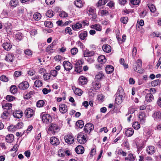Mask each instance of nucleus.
I'll return each mask as SVG.
<instances>
[{
	"instance_id": "19",
	"label": "nucleus",
	"mask_w": 161,
	"mask_h": 161,
	"mask_svg": "<svg viewBox=\"0 0 161 161\" xmlns=\"http://www.w3.org/2000/svg\"><path fill=\"white\" fill-rule=\"evenodd\" d=\"M50 142L51 144L54 145H58L59 143V140L55 137H51Z\"/></svg>"
},
{
	"instance_id": "11",
	"label": "nucleus",
	"mask_w": 161,
	"mask_h": 161,
	"mask_svg": "<svg viewBox=\"0 0 161 161\" xmlns=\"http://www.w3.org/2000/svg\"><path fill=\"white\" fill-rule=\"evenodd\" d=\"M152 116L155 120H161V112L159 111H156L152 115Z\"/></svg>"
},
{
	"instance_id": "44",
	"label": "nucleus",
	"mask_w": 161,
	"mask_h": 161,
	"mask_svg": "<svg viewBox=\"0 0 161 161\" xmlns=\"http://www.w3.org/2000/svg\"><path fill=\"white\" fill-rule=\"evenodd\" d=\"M132 127L136 130H138L140 127V125L138 122H134L132 124Z\"/></svg>"
},
{
	"instance_id": "12",
	"label": "nucleus",
	"mask_w": 161,
	"mask_h": 161,
	"mask_svg": "<svg viewBox=\"0 0 161 161\" xmlns=\"http://www.w3.org/2000/svg\"><path fill=\"white\" fill-rule=\"evenodd\" d=\"M59 111L62 114L66 113L68 111L67 105L64 104H61L59 106Z\"/></svg>"
},
{
	"instance_id": "36",
	"label": "nucleus",
	"mask_w": 161,
	"mask_h": 161,
	"mask_svg": "<svg viewBox=\"0 0 161 161\" xmlns=\"http://www.w3.org/2000/svg\"><path fill=\"white\" fill-rule=\"evenodd\" d=\"M161 83V80L159 79L156 80H153L151 82V85L153 86H157L160 85Z\"/></svg>"
},
{
	"instance_id": "58",
	"label": "nucleus",
	"mask_w": 161,
	"mask_h": 161,
	"mask_svg": "<svg viewBox=\"0 0 161 161\" xmlns=\"http://www.w3.org/2000/svg\"><path fill=\"white\" fill-rule=\"evenodd\" d=\"M0 80L3 82H7L8 81V79L5 75H2L0 77Z\"/></svg>"
},
{
	"instance_id": "29",
	"label": "nucleus",
	"mask_w": 161,
	"mask_h": 161,
	"mask_svg": "<svg viewBox=\"0 0 161 161\" xmlns=\"http://www.w3.org/2000/svg\"><path fill=\"white\" fill-rule=\"evenodd\" d=\"M14 140V136L13 134H10L6 137V141L7 142L11 143Z\"/></svg>"
},
{
	"instance_id": "15",
	"label": "nucleus",
	"mask_w": 161,
	"mask_h": 161,
	"mask_svg": "<svg viewBox=\"0 0 161 161\" xmlns=\"http://www.w3.org/2000/svg\"><path fill=\"white\" fill-rule=\"evenodd\" d=\"M14 58V55L13 53H10L6 56L5 59L8 62H11L13 61Z\"/></svg>"
},
{
	"instance_id": "17",
	"label": "nucleus",
	"mask_w": 161,
	"mask_h": 161,
	"mask_svg": "<svg viewBox=\"0 0 161 161\" xmlns=\"http://www.w3.org/2000/svg\"><path fill=\"white\" fill-rule=\"evenodd\" d=\"M76 152L78 154H81L84 153V149L81 145L77 146L75 149Z\"/></svg>"
},
{
	"instance_id": "59",
	"label": "nucleus",
	"mask_w": 161,
	"mask_h": 161,
	"mask_svg": "<svg viewBox=\"0 0 161 161\" xmlns=\"http://www.w3.org/2000/svg\"><path fill=\"white\" fill-rule=\"evenodd\" d=\"M15 126L17 130L23 127V124L22 122H19L17 123Z\"/></svg>"
},
{
	"instance_id": "1",
	"label": "nucleus",
	"mask_w": 161,
	"mask_h": 161,
	"mask_svg": "<svg viewBox=\"0 0 161 161\" xmlns=\"http://www.w3.org/2000/svg\"><path fill=\"white\" fill-rule=\"evenodd\" d=\"M142 61L140 59L137 60L136 62V64L133 66L134 70L136 72L142 74L144 72V69L142 68Z\"/></svg>"
},
{
	"instance_id": "23",
	"label": "nucleus",
	"mask_w": 161,
	"mask_h": 161,
	"mask_svg": "<svg viewBox=\"0 0 161 161\" xmlns=\"http://www.w3.org/2000/svg\"><path fill=\"white\" fill-rule=\"evenodd\" d=\"M153 99V96L151 93L147 94L145 96V100L148 102H151Z\"/></svg>"
},
{
	"instance_id": "34",
	"label": "nucleus",
	"mask_w": 161,
	"mask_h": 161,
	"mask_svg": "<svg viewBox=\"0 0 161 161\" xmlns=\"http://www.w3.org/2000/svg\"><path fill=\"white\" fill-rule=\"evenodd\" d=\"M82 26V25L81 23L78 22L75 24L72 25V28L74 30L76 31L77 30L80 29L81 28Z\"/></svg>"
},
{
	"instance_id": "8",
	"label": "nucleus",
	"mask_w": 161,
	"mask_h": 161,
	"mask_svg": "<svg viewBox=\"0 0 161 161\" xmlns=\"http://www.w3.org/2000/svg\"><path fill=\"white\" fill-rule=\"evenodd\" d=\"M63 64L65 69L67 71H69L72 68V64L68 61H64L63 63Z\"/></svg>"
},
{
	"instance_id": "13",
	"label": "nucleus",
	"mask_w": 161,
	"mask_h": 161,
	"mask_svg": "<svg viewBox=\"0 0 161 161\" xmlns=\"http://www.w3.org/2000/svg\"><path fill=\"white\" fill-rule=\"evenodd\" d=\"M24 114L27 118H31L34 114L33 110L31 108H28L25 110Z\"/></svg>"
},
{
	"instance_id": "41",
	"label": "nucleus",
	"mask_w": 161,
	"mask_h": 161,
	"mask_svg": "<svg viewBox=\"0 0 161 161\" xmlns=\"http://www.w3.org/2000/svg\"><path fill=\"white\" fill-rule=\"evenodd\" d=\"M44 25L46 27L49 28H52L53 26L52 23L49 21L46 20L44 22Z\"/></svg>"
},
{
	"instance_id": "52",
	"label": "nucleus",
	"mask_w": 161,
	"mask_h": 161,
	"mask_svg": "<svg viewBox=\"0 0 161 161\" xmlns=\"http://www.w3.org/2000/svg\"><path fill=\"white\" fill-rule=\"evenodd\" d=\"M23 36V35L20 32H18L16 34L15 37L16 38L19 40L22 39Z\"/></svg>"
},
{
	"instance_id": "30",
	"label": "nucleus",
	"mask_w": 161,
	"mask_h": 161,
	"mask_svg": "<svg viewBox=\"0 0 161 161\" xmlns=\"http://www.w3.org/2000/svg\"><path fill=\"white\" fill-rule=\"evenodd\" d=\"M114 70V67L111 65H107L105 68V70L107 74L111 73Z\"/></svg>"
},
{
	"instance_id": "45",
	"label": "nucleus",
	"mask_w": 161,
	"mask_h": 161,
	"mask_svg": "<svg viewBox=\"0 0 161 161\" xmlns=\"http://www.w3.org/2000/svg\"><path fill=\"white\" fill-rule=\"evenodd\" d=\"M104 77V74L102 72L98 73L96 76V78L98 80H101Z\"/></svg>"
},
{
	"instance_id": "53",
	"label": "nucleus",
	"mask_w": 161,
	"mask_h": 161,
	"mask_svg": "<svg viewBox=\"0 0 161 161\" xmlns=\"http://www.w3.org/2000/svg\"><path fill=\"white\" fill-rule=\"evenodd\" d=\"M8 130L10 132H14L15 131L17 130L15 125H10L8 127Z\"/></svg>"
},
{
	"instance_id": "37",
	"label": "nucleus",
	"mask_w": 161,
	"mask_h": 161,
	"mask_svg": "<svg viewBox=\"0 0 161 161\" xmlns=\"http://www.w3.org/2000/svg\"><path fill=\"white\" fill-rule=\"evenodd\" d=\"M91 28L94 29L98 31H101L102 30L101 26L99 24H95L91 26Z\"/></svg>"
},
{
	"instance_id": "38",
	"label": "nucleus",
	"mask_w": 161,
	"mask_h": 161,
	"mask_svg": "<svg viewBox=\"0 0 161 161\" xmlns=\"http://www.w3.org/2000/svg\"><path fill=\"white\" fill-rule=\"evenodd\" d=\"M93 86L94 88L97 90L100 88L101 85L98 81H95L93 83Z\"/></svg>"
},
{
	"instance_id": "26",
	"label": "nucleus",
	"mask_w": 161,
	"mask_h": 161,
	"mask_svg": "<svg viewBox=\"0 0 161 161\" xmlns=\"http://www.w3.org/2000/svg\"><path fill=\"white\" fill-rule=\"evenodd\" d=\"M10 113L4 110L1 115V117L3 119H8Z\"/></svg>"
},
{
	"instance_id": "27",
	"label": "nucleus",
	"mask_w": 161,
	"mask_h": 161,
	"mask_svg": "<svg viewBox=\"0 0 161 161\" xmlns=\"http://www.w3.org/2000/svg\"><path fill=\"white\" fill-rule=\"evenodd\" d=\"M3 48L7 51L9 50L12 47V45L10 44L7 42L4 43L3 44Z\"/></svg>"
},
{
	"instance_id": "32",
	"label": "nucleus",
	"mask_w": 161,
	"mask_h": 161,
	"mask_svg": "<svg viewBox=\"0 0 161 161\" xmlns=\"http://www.w3.org/2000/svg\"><path fill=\"white\" fill-rule=\"evenodd\" d=\"M97 60L98 62L101 64L104 63L106 61L105 57L103 55H101L98 57Z\"/></svg>"
},
{
	"instance_id": "64",
	"label": "nucleus",
	"mask_w": 161,
	"mask_h": 161,
	"mask_svg": "<svg viewBox=\"0 0 161 161\" xmlns=\"http://www.w3.org/2000/svg\"><path fill=\"white\" fill-rule=\"evenodd\" d=\"M16 86H12L10 88V91H11V92L13 93H15L17 89L15 88Z\"/></svg>"
},
{
	"instance_id": "7",
	"label": "nucleus",
	"mask_w": 161,
	"mask_h": 161,
	"mask_svg": "<svg viewBox=\"0 0 161 161\" xmlns=\"http://www.w3.org/2000/svg\"><path fill=\"white\" fill-rule=\"evenodd\" d=\"M94 128V126L92 124L88 123L85 126L84 130L86 133H90Z\"/></svg>"
},
{
	"instance_id": "6",
	"label": "nucleus",
	"mask_w": 161,
	"mask_h": 161,
	"mask_svg": "<svg viewBox=\"0 0 161 161\" xmlns=\"http://www.w3.org/2000/svg\"><path fill=\"white\" fill-rule=\"evenodd\" d=\"M42 120L44 123L48 124L52 122V118L49 114H43L42 117Z\"/></svg>"
},
{
	"instance_id": "16",
	"label": "nucleus",
	"mask_w": 161,
	"mask_h": 161,
	"mask_svg": "<svg viewBox=\"0 0 161 161\" xmlns=\"http://www.w3.org/2000/svg\"><path fill=\"white\" fill-rule=\"evenodd\" d=\"M60 127L56 124H52L49 127L48 130L53 132H55V131L60 130Z\"/></svg>"
},
{
	"instance_id": "22",
	"label": "nucleus",
	"mask_w": 161,
	"mask_h": 161,
	"mask_svg": "<svg viewBox=\"0 0 161 161\" xmlns=\"http://www.w3.org/2000/svg\"><path fill=\"white\" fill-rule=\"evenodd\" d=\"M102 49L106 53L110 52L111 49L110 46L107 44H104L102 46Z\"/></svg>"
},
{
	"instance_id": "10",
	"label": "nucleus",
	"mask_w": 161,
	"mask_h": 161,
	"mask_svg": "<svg viewBox=\"0 0 161 161\" xmlns=\"http://www.w3.org/2000/svg\"><path fill=\"white\" fill-rule=\"evenodd\" d=\"M12 104L9 103H7L2 105V108L6 111L11 113L12 108Z\"/></svg>"
},
{
	"instance_id": "35",
	"label": "nucleus",
	"mask_w": 161,
	"mask_h": 161,
	"mask_svg": "<svg viewBox=\"0 0 161 161\" xmlns=\"http://www.w3.org/2000/svg\"><path fill=\"white\" fill-rule=\"evenodd\" d=\"M74 3L76 7L79 8H81L83 6V3L81 0H75Z\"/></svg>"
},
{
	"instance_id": "39",
	"label": "nucleus",
	"mask_w": 161,
	"mask_h": 161,
	"mask_svg": "<svg viewBox=\"0 0 161 161\" xmlns=\"http://www.w3.org/2000/svg\"><path fill=\"white\" fill-rule=\"evenodd\" d=\"M84 125V122L81 120L77 121L76 123V125L80 128H82L83 127Z\"/></svg>"
},
{
	"instance_id": "18",
	"label": "nucleus",
	"mask_w": 161,
	"mask_h": 161,
	"mask_svg": "<svg viewBox=\"0 0 161 161\" xmlns=\"http://www.w3.org/2000/svg\"><path fill=\"white\" fill-rule=\"evenodd\" d=\"M87 82V79L84 76H80L79 78L78 82L79 85H84L86 84Z\"/></svg>"
},
{
	"instance_id": "14",
	"label": "nucleus",
	"mask_w": 161,
	"mask_h": 161,
	"mask_svg": "<svg viewBox=\"0 0 161 161\" xmlns=\"http://www.w3.org/2000/svg\"><path fill=\"white\" fill-rule=\"evenodd\" d=\"M13 115L14 118L19 119L21 118L23 115L22 112L20 110H15L14 111Z\"/></svg>"
},
{
	"instance_id": "3",
	"label": "nucleus",
	"mask_w": 161,
	"mask_h": 161,
	"mask_svg": "<svg viewBox=\"0 0 161 161\" xmlns=\"http://www.w3.org/2000/svg\"><path fill=\"white\" fill-rule=\"evenodd\" d=\"M82 63L81 60H78L75 64V71L78 73H80L82 71Z\"/></svg>"
},
{
	"instance_id": "60",
	"label": "nucleus",
	"mask_w": 161,
	"mask_h": 161,
	"mask_svg": "<svg viewBox=\"0 0 161 161\" xmlns=\"http://www.w3.org/2000/svg\"><path fill=\"white\" fill-rule=\"evenodd\" d=\"M137 52V49L136 47H134L133 49L132 52V57L133 58H134Z\"/></svg>"
},
{
	"instance_id": "49",
	"label": "nucleus",
	"mask_w": 161,
	"mask_h": 161,
	"mask_svg": "<svg viewBox=\"0 0 161 161\" xmlns=\"http://www.w3.org/2000/svg\"><path fill=\"white\" fill-rule=\"evenodd\" d=\"M123 93V90L121 86H119L117 92L115 95H118L119 94L120 95H122Z\"/></svg>"
},
{
	"instance_id": "62",
	"label": "nucleus",
	"mask_w": 161,
	"mask_h": 161,
	"mask_svg": "<svg viewBox=\"0 0 161 161\" xmlns=\"http://www.w3.org/2000/svg\"><path fill=\"white\" fill-rule=\"evenodd\" d=\"M15 99V97L12 96L7 95L6 96V99L8 101H12Z\"/></svg>"
},
{
	"instance_id": "61",
	"label": "nucleus",
	"mask_w": 161,
	"mask_h": 161,
	"mask_svg": "<svg viewBox=\"0 0 161 161\" xmlns=\"http://www.w3.org/2000/svg\"><path fill=\"white\" fill-rule=\"evenodd\" d=\"M78 52V50L76 48H73L71 50V54L73 55H75Z\"/></svg>"
},
{
	"instance_id": "24",
	"label": "nucleus",
	"mask_w": 161,
	"mask_h": 161,
	"mask_svg": "<svg viewBox=\"0 0 161 161\" xmlns=\"http://www.w3.org/2000/svg\"><path fill=\"white\" fill-rule=\"evenodd\" d=\"M122 98L123 95H120L119 94L118 95H116L115 99L116 103L118 104H121L122 102Z\"/></svg>"
},
{
	"instance_id": "43",
	"label": "nucleus",
	"mask_w": 161,
	"mask_h": 161,
	"mask_svg": "<svg viewBox=\"0 0 161 161\" xmlns=\"http://www.w3.org/2000/svg\"><path fill=\"white\" fill-rule=\"evenodd\" d=\"M34 85L36 87H39L42 86V83L40 80H37L35 81Z\"/></svg>"
},
{
	"instance_id": "50",
	"label": "nucleus",
	"mask_w": 161,
	"mask_h": 161,
	"mask_svg": "<svg viewBox=\"0 0 161 161\" xmlns=\"http://www.w3.org/2000/svg\"><path fill=\"white\" fill-rule=\"evenodd\" d=\"M148 7L151 12L154 13L155 11V7L153 4H148Z\"/></svg>"
},
{
	"instance_id": "56",
	"label": "nucleus",
	"mask_w": 161,
	"mask_h": 161,
	"mask_svg": "<svg viewBox=\"0 0 161 161\" xmlns=\"http://www.w3.org/2000/svg\"><path fill=\"white\" fill-rule=\"evenodd\" d=\"M130 3L134 5H138L140 3V0H130Z\"/></svg>"
},
{
	"instance_id": "57",
	"label": "nucleus",
	"mask_w": 161,
	"mask_h": 161,
	"mask_svg": "<svg viewBox=\"0 0 161 161\" xmlns=\"http://www.w3.org/2000/svg\"><path fill=\"white\" fill-rule=\"evenodd\" d=\"M128 20V18L127 17H123L120 18V21L123 24H126L127 23Z\"/></svg>"
},
{
	"instance_id": "47",
	"label": "nucleus",
	"mask_w": 161,
	"mask_h": 161,
	"mask_svg": "<svg viewBox=\"0 0 161 161\" xmlns=\"http://www.w3.org/2000/svg\"><path fill=\"white\" fill-rule=\"evenodd\" d=\"M107 2V0H99L97 3L98 7L105 5Z\"/></svg>"
},
{
	"instance_id": "40",
	"label": "nucleus",
	"mask_w": 161,
	"mask_h": 161,
	"mask_svg": "<svg viewBox=\"0 0 161 161\" xmlns=\"http://www.w3.org/2000/svg\"><path fill=\"white\" fill-rule=\"evenodd\" d=\"M41 15L39 13H36L33 16V18L36 20H39L41 18Z\"/></svg>"
},
{
	"instance_id": "33",
	"label": "nucleus",
	"mask_w": 161,
	"mask_h": 161,
	"mask_svg": "<svg viewBox=\"0 0 161 161\" xmlns=\"http://www.w3.org/2000/svg\"><path fill=\"white\" fill-rule=\"evenodd\" d=\"M87 36V33L86 31H83L81 32L79 35V37L80 39L84 40Z\"/></svg>"
},
{
	"instance_id": "21",
	"label": "nucleus",
	"mask_w": 161,
	"mask_h": 161,
	"mask_svg": "<svg viewBox=\"0 0 161 161\" xmlns=\"http://www.w3.org/2000/svg\"><path fill=\"white\" fill-rule=\"evenodd\" d=\"M155 148L153 146H149L147 148V152L149 154H152L155 152Z\"/></svg>"
},
{
	"instance_id": "63",
	"label": "nucleus",
	"mask_w": 161,
	"mask_h": 161,
	"mask_svg": "<svg viewBox=\"0 0 161 161\" xmlns=\"http://www.w3.org/2000/svg\"><path fill=\"white\" fill-rule=\"evenodd\" d=\"M65 32L66 33H69V35L72 34V30L69 27H66L65 30Z\"/></svg>"
},
{
	"instance_id": "54",
	"label": "nucleus",
	"mask_w": 161,
	"mask_h": 161,
	"mask_svg": "<svg viewBox=\"0 0 161 161\" xmlns=\"http://www.w3.org/2000/svg\"><path fill=\"white\" fill-rule=\"evenodd\" d=\"M58 155L60 157H64L65 155L64 151L62 149L59 150L58 152Z\"/></svg>"
},
{
	"instance_id": "31",
	"label": "nucleus",
	"mask_w": 161,
	"mask_h": 161,
	"mask_svg": "<svg viewBox=\"0 0 161 161\" xmlns=\"http://www.w3.org/2000/svg\"><path fill=\"white\" fill-rule=\"evenodd\" d=\"M134 133V130L131 128L127 129L125 131V134L127 136H132Z\"/></svg>"
},
{
	"instance_id": "5",
	"label": "nucleus",
	"mask_w": 161,
	"mask_h": 161,
	"mask_svg": "<svg viewBox=\"0 0 161 161\" xmlns=\"http://www.w3.org/2000/svg\"><path fill=\"white\" fill-rule=\"evenodd\" d=\"M96 9L94 8H90L87 11V13L89 16H91L92 20H94L97 17L96 13Z\"/></svg>"
},
{
	"instance_id": "2",
	"label": "nucleus",
	"mask_w": 161,
	"mask_h": 161,
	"mask_svg": "<svg viewBox=\"0 0 161 161\" xmlns=\"http://www.w3.org/2000/svg\"><path fill=\"white\" fill-rule=\"evenodd\" d=\"M77 140L80 144L85 143L86 141V135L82 132L80 133L78 135Z\"/></svg>"
},
{
	"instance_id": "55",
	"label": "nucleus",
	"mask_w": 161,
	"mask_h": 161,
	"mask_svg": "<svg viewBox=\"0 0 161 161\" xmlns=\"http://www.w3.org/2000/svg\"><path fill=\"white\" fill-rule=\"evenodd\" d=\"M28 73L29 75L32 76L35 74L36 72L34 69L32 68L30 69L28 71Z\"/></svg>"
},
{
	"instance_id": "25",
	"label": "nucleus",
	"mask_w": 161,
	"mask_h": 161,
	"mask_svg": "<svg viewBox=\"0 0 161 161\" xmlns=\"http://www.w3.org/2000/svg\"><path fill=\"white\" fill-rule=\"evenodd\" d=\"M139 119L141 123H144L145 121V114L144 113H141L139 115Z\"/></svg>"
},
{
	"instance_id": "28",
	"label": "nucleus",
	"mask_w": 161,
	"mask_h": 161,
	"mask_svg": "<svg viewBox=\"0 0 161 161\" xmlns=\"http://www.w3.org/2000/svg\"><path fill=\"white\" fill-rule=\"evenodd\" d=\"M94 53L93 51H85L83 53V55L85 57H90L93 55Z\"/></svg>"
},
{
	"instance_id": "51",
	"label": "nucleus",
	"mask_w": 161,
	"mask_h": 161,
	"mask_svg": "<svg viewBox=\"0 0 161 161\" xmlns=\"http://www.w3.org/2000/svg\"><path fill=\"white\" fill-rule=\"evenodd\" d=\"M117 153L118 155H122L123 156L125 157L126 155V153L123 151L122 150L120 149H119L117 151Z\"/></svg>"
},
{
	"instance_id": "46",
	"label": "nucleus",
	"mask_w": 161,
	"mask_h": 161,
	"mask_svg": "<svg viewBox=\"0 0 161 161\" xmlns=\"http://www.w3.org/2000/svg\"><path fill=\"white\" fill-rule=\"evenodd\" d=\"M46 15L47 17H52L54 15L53 11L51 9L48 10L46 13Z\"/></svg>"
},
{
	"instance_id": "48",
	"label": "nucleus",
	"mask_w": 161,
	"mask_h": 161,
	"mask_svg": "<svg viewBox=\"0 0 161 161\" xmlns=\"http://www.w3.org/2000/svg\"><path fill=\"white\" fill-rule=\"evenodd\" d=\"M45 104V102L43 100H40L37 103V106L38 107L41 108Z\"/></svg>"
},
{
	"instance_id": "20",
	"label": "nucleus",
	"mask_w": 161,
	"mask_h": 161,
	"mask_svg": "<svg viewBox=\"0 0 161 161\" xmlns=\"http://www.w3.org/2000/svg\"><path fill=\"white\" fill-rule=\"evenodd\" d=\"M72 89L73 90L75 93L78 96H81L83 93V91L79 88L72 86Z\"/></svg>"
},
{
	"instance_id": "42",
	"label": "nucleus",
	"mask_w": 161,
	"mask_h": 161,
	"mask_svg": "<svg viewBox=\"0 0 161 161\" xmlns=\"http://www.w3.org/2000/svg\"><path fill=\"white\" fill-rule=\"evenodd\" d=\"M18 3L17 0H11L10 1L9 4L11 6L13 7H15L16 6Z\"/></svg>"
},
{
	"instance_id": "9",
	"label": "nucleus",
	"mask_w": 161,
	"mask_h": 161,
	"mask_svg": "<svg viewBox=\"0 0 161 161\" xmlns=\"http://www.w3.org/2000/svg\"><path fill=\"white\" fill-rule=\"evenodd\" d=\"M29 86V84L27 81H24L20 83L18 86L19 88L22 90H25L27 89Z\"/></svg>"
},
{
	"instance_id": "4",
	"label": "nucleus",
	"mask_w": 161,
	"mask_h": 161,
	"mask_svg": "<svg viewBox=\"0 0 161 161\" xmlns=\"http://www.w3.org/2000/svg\"><path fill=\"white\" fill-rule=\"evenodd\" d=\"M64 139L65 142L68 144H72L74 142V138L72 135H65L64 136Z\"/></svg>"
}]
</instances>
